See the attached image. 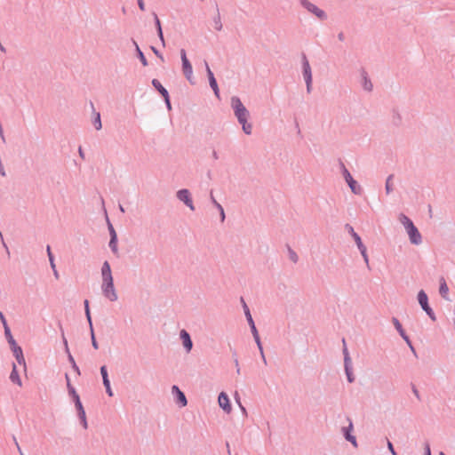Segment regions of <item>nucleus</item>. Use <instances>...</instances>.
Wrapping results in <instances>:
<instances>
[{"label":"nucleus","mask_w":455,"mask_h":455,"mask_svg":"<svg viewBox=\"0 0 455 455\" xmlns=\"http://www.w3.org/2000/svg\"><path fill=\"white\" fill-rule=\"evenodd\" d=\"M232 108H234L235 115L237 117L239 123L243 126V130L246 134H251V125L247 124V118L249 116L248 110L242 104L241 100L238 98H232L231 100Z\"/></svg>","instance_id":"1"},{"label":"nucleus","mask_w":455,"mask_h":455,"mask_svg":"<svg viewBox=\"0 0 455 455\" xmlns=\"http://www.w3.org/2000/svg\"><path fill=\"white\" fill-rule=\"evenodd\" d=\"M399 220L406 229L411 243L417 245L420 244L422 237L418 228L414 226L413 222L403 213L399 215Z\"/></svg>","instance_id":"2"},{"label":"nucleus","mask_w":455,"mask_h":455,"mask_svg":"<svg viewBox=\"0 0 455 455\" xmlns=\"http://www.w3.org/2000/svg\"><path fill=\"white\" fill-rule=\"evenodd\" d=\"M101 289L104 296L110 301H116L117 299L113 279L102 280Z\"/></svg>","instance_id":"3"},{"label":"nucleus","mask_w":455,"mask_h":455,"mask_svg":"<svg viewBox=\"0 0 455 455\" xmlns=\"http://www.w3.org/2000/svg\"><path fill=\"white\" fill-rule=\"evenodd\" d=\"M419 303L420 304L422 309L429 315V317L433 320L435 319V314L431 307L428 306V299L424 291H420L418 294Z\"/></svg>","instance_id":"4"},{"label":"nucleus","mask_w":455,"mask_h":455,"mask_svg":"<svg viewBox=\"0 0 455 455\" xmlns=\"http://www.w3.org/2000/svg\"><path fill=\"white\" fill-rule=\"evenodd\" d=\"M9 343L12 346V350L13 352V355H14L18 363L20 365H22L23 368L26 369V363H25V358L23 356L22 349L19 346H17L13 338H11V339L9 340Z\"/></svg>","instance_id":"5"},{"label":"nucleus","mask_w":455,"mask_h":455,"mask_svg":"<svg viewBox=\"0 0 455 455\" xmlns=\"http://www.w3.org/2000/svg\"><path fill=\"white\" fill-rule=\"evenodd\" d=\"M343 176L351 188L352 192L355 194H359L361 192L360 186L357 185L356 181L353 179L349 172L343 166Z\"/></svg>","instance_id":"6"},{"label":"nucleus","mask_w":455,"mask_h":455,"mask_svg":"<svg viewBox=\"0 0 455 455\" xmlns=\"http://www.w3.org/2000/svg\"><path fill=\"white\" fill-rule=\"evenodd\" d=\"M180 54H181V60H182L183 72H184L185 76H187V78L188 80H190L192 74H193L192 66H191L190 62L188 61L187 55H186V52L184 50H181Z\"/></svg>","instance_id":"7"},{"label":"nucleus","mask_w":455,"mask_h":455,"mask_svg":"<svg viewBox=\"0 0 455 455\" xmlns=\"http://www.w3.org/2000/svg\"><path fill=\"white\" fill-rule=\"evenodd\" d=\"M177 196L180 201L184 202L192 211L195 210L193 202L190 198L189 191L188 189H181L178 191Z\"/></svg>","instance_id":"8"},{"label":"nucleus","mask_w":455,"mask_h":455,"mask_svg":"<svg viewBox=\"0 0 455 455\" xmlns=\"http://www.w3.org/2000/svg\"><path fill=\"white\" fill-rule=\"evenodd\" d=\"M353 237L357 244V247H358L362 256L363 257L364 261L366 262V264H369V259H368V255L366 252V247L362 243L360 236L355 232H353Z\"/></svg>","instance_id":"9"},{"label":"nucleus","mask_w":455,"mask_h":455,"mask_svg":"<svg viewBox=\"0 0 455 455\" xmlns=\"http://www.w3.org/2000/svg\"><path fill=\"white\" fill-rule=\"evenodd\" d=\"M219 404L220 406L227 412L229 413L231 411V405L229 403V399L224 392H221L219 395Z\"/></svg>","instance_id":"10"},{"label":"nucleus","mask_w":455,"mask_h":455,"mask_svg":"<svg viewBox=\"0 0 455 455\" xmlns=\"http://www.w3.org/2000/svg\"><path fill=\"white\" fill-rule=\"evenodd\" d=\"M302 4L311 12L315 14L318 18L323 19L324 18V12L320 10L318 7H316L315 4L307 2V0H302Z\"/></svg>","instance_id":"11"},{"label":"nucleus","mask_w":455,"mask_h":455,"mask_svg":"<svg viewBox=\"0 0 455 455\" xmlns=\"http://www.w3.org/2000/svg\"><path fill=\"white\" fill-rule=\"evenodd\" d=\"M303 73L305 83L307 85H309L312 83L311 69L309 63L305 57L303 58Z\"/></svg>","instance_id":"12"},{"label":"nucleus","mask_w":455,"mask_h":455,"mask_svg":"<svg viewBox=\"0 0 455 455\" xmlns=\"http://www.w3.org/2000/svg\"><path fill=\"white\" fill-rule=\"evenodd\" d=\"M10 379L12 383L16 384L18 387H22V381H21V379L18 372L17 366L15 364L12 365V370L10 374Z\"/></svg>","instance_id":"13"},{"label":"nucleus","mask_w":455,"mask_h":455,"mask_svg":"<svg viewBox=\"0 0 455 455\" xmlns=\"http://www.w3.org/2000/svg\"><path fill=\"white\" fill-rule=\"evenodd\" d=\"M102 280L113 279L110 265L108 261H105L101 267Z\"/></svg>","instance_id":"14"},{"label":"nucleus","mask_w":455,"mask_h":455,"mask_svg":"<svg viewBox=\"0 0 455 455\" xmlns=\"http://www.w3.org/2000/svg\"><path fill=\"white\" fill-rule=\"evenodd\" d=\"M180 338L183 341V345H184L185 348L188 351H190L192 348V341H191L189 334L185 330H182L180 331Z\"/></svg>","instance_id":"15"},{"label":"nucleus","mask_w":455,"mask_h":455,"mask_svg":"<svg viewBox=\"0 0 455 455\" xmlns=\"http://www.w3.org/2000/svg\"><path fill=\"white\" fill-rule=\"evenodd\" d=\"M172 392L173 393H176L177 395V399H178V402L180 403V405L182 407L186 406L187 405V399H186V396L179 389L178 387L176 386H173L172 387Z\"/></svg>","instance_id":"16"},{"label":"nucleus","mask_w":455,"mask_h":455,"mask_svg":"<svg viewBox=\"0 0 455 455\" xmlns=\"http://www.w3.org/2000/svg\"><path fill=\"white\" fill-rule=\"evenodd\" d=\"M394 325L395 326L396 330L399 331L400 335L405 339V341L411 346L410 339L408 336L405 334L402 324L399 323V321L396 318L393 319Z\"/></svg>","instance_id":"17"},{"label":"nucleus","mask_w":455,"mask_h":455,"mask_svg":"<svg viewBox=\"0 0 455 455\" xmlns=\"http://www.w3.org/2000/svg\"><path fill=\"white\" fill-rule=\"evenodd\" d=\"M353 428V424L351 421H349V425H348V429H345L344 428V433H345V437L347 441H349L355 447L357 446V443H356V440H355V437L351 435L350 433H349V430H352Z\"/></svg>","instance_id":"18"},{"label":"nucleus","mask_w":455,"mask_h":455,"mask_svg":"<svg viewBox=\"0 0 455 455\" xmlns=\"http://www.w3.org/2000/svg\"><path fill=\"white\" fill-rule=\"evenodd\" d=\"M448 291H449V288L445 283V280L443 278H442L440 280V288H439V292L440 294L442 295L443 298L444 299H448L447 296H448Z\"/></svg>","instance_id":"19"},{"label":"nucleus","mask_w":455,"mask_h":455,"mask_svg":"<svg viewBox=\"0 0 455 455\" xmlns=\"http://www.w3.org/2000/svg\"><path fill=\"white\" fill-rule=\"evenodd\" d=\"M111 239H110V242H109V246L111 248V250L116 253L117 252V245H116V231L113 229V228H111Z\"/></svg>","instance_id":"20"},{"label":"nucleus","mask_w":455,"mask_h":455,"mask_svg":"<svg viewBox=\"0 0 455 455\" xmlns=\"http://www.w3.org/2000/svg\"><path fill=\"white\" fill-rule=\"evenodd\" d=\"M46 250H47V254H48L49 260H50V263H51V267H52V268L54 271L55 276L58 277V272L56 270V266H55V263H54V259H53V256H52L50 245H47Z\"/></svg>","instance_id":"21"},{"label":"nucleus","mask_w":455,"mask_h":455,"mask_svg":"<svg viewBox=\"0 0 455 455\" xmlns=\"http://www.w3.org/2000/svg\"><path fill=\"white\" fill-rule=\"evenodd\" d=\"M345 352H346V357H345V366H346V372H347V379L349 382H352L354 380V378L352 376V373L351 371H349L348 369V363H350L349 361V358L347 356V349H345Z\"/></svg>","instance_id":"22"},{"label":"nucleus","mask_w":455,"mask_h":455,"mask_svg":"<svg viewBox=\"0 0 455 455\" xmlns=\"http://www.w3.org/2000/svg\"><path fill=\"white\" fill-rule=\"evenodd\" d=\"M156 88L159 91V92L161 93V95L164 98L167 107L170 109L171 104H170L168 92L166 91V89L164 87H156Z\"/></svg>","instance_id":"23"},{"label":"nucleus","mask_w":455,"mask_h":455,"mask_svg":"<svg viewBox=\"0 0 455 455\" xmlns=\"http://www.w3.org/2000/svg\"><path fill=\"white\" fill-rule=\"evenodd\" d=\"M94 120H93V125L95 127L96 130H100L102 125H101V121H100V113L98 112H95L94 113Z\"/></svg>","instance_id":"24"},{"label":"nucleus","mask_w":455,"mask_h":455,"mask_svg":"<svg viewBox=\"0 0 455 455\" xmlns=\"http://www.w3.org/2000/svg\"><path fill=\"white\" fill-rule=\"evenodd\" d=\"M100 373L102 375V379H103V384L104 386L105 385H108V384H110L109 382V379H108V371H107V367L106 366H102L100 368Z\"/></svg>","instance_id":"25"},{"label":"nucleus","mask_w":455,"mask_h":455,"mask_svg":"<svg viewBox=\"0 0 455 455\" xmlns=\"http://www.w3.org/2000/svg\"><path fill=\"white\" fill-rule=\"evenodd\" d=\"M206 69L209 76L210 85H217L216 79L214 78L213 73L211 71L209 66L206 64Z\"/></svg>","instance_id":"26"},{"label":"nucleus","mask_w":455,"mask_h":455,"mask_svg":"<svg viewBox=\"0 0 455 455\" xmlns=\"http://www.w3.org/2000/svg\"><path fill=\"white\" fill-rule=\"evenodd\" d=\"M84 307H85V314H86V317L88 319V322L90 323V326L91 328L92 327V319H91V314H90V309H89V302L88 300H85L84 301Z\"/></svg>","instance_id":"27"},{"label":"nucleus","mask_w":455,"mask_h":455,"mask_svg":"<svg viewBox=\"0 0 455 455\" xmlns=\"http://www.w3.org/2000/svg\"><path fill=\"white\" fill-rule=\"evenodd\" d=\"M134 44L136 45V49H137V51H138V53H139V56H140V60H141L142 64H143L144 66H146V65H147V60H146V58H145L144 54H143V53H142V52L140 50V48H139L138 44H137L136 43H134Z\"/></svg>","instance_id":"28"},{"label":"nucleus","mask_w":455,"mask_h":455,"mask_svg":"<svg viewBox=\"0 0 455 455\" xmlns=\"http://www.w3.org/2000/svg\"><path fill=\"white\" fill-rule=\"evenodd\" d=\"M243 307H244V312H245V315H246L247 320H248V322H249V324H252V323H254V322H253V320H252V317H251V313H250V311H249L248 307L244 304Z\"/></svg>","instance_id":"29"},{"label":"nucleus","mask_w":455,"mask_h":455,"mask_svg":"<svg viewBox=\"0 0 455 455\" xmlns=\"http://www.w3.org/2000/svg\"><path fill=\"white\" fill-rule=\"evenodd\" d=\"M75 403H76V408H77V410H78V412H79V411H84V407H83V405H82V403H81V401H80V398H79V395H76V400H75Z\"/></svg>","instance_id":"30"},{"label":"nucleus","mask_w":455,"mask_h":455,"mask_svg":"<svg viewBox=\"0 0 455 455\" xmlns=\"http://www.w3.org/2000/svg\"><path fill=\"white\" fill-rule=\"evenodd\" d=\"M66 378L68 379V387L69 393L74 397V400H76V395H77V393L76 392L75 388L71 387L68 375L66 376Z\"/></svg>","instance_id":"31"},{"label":"nucleus","mask_w":455,"mask_h":455,"mask_svg":"<svg viewBox=\"0 0 455 455\" xmlns=\"http://www.w3.org/2000/svg\"><path fill=\"white\" fill-rule=\"evenodd\" d=\"M214 28L218 31L221 30V28H222V24H221L220 19L219 17H217L214 20Z\"/></svg>","instance_id":"32"},{"label":"nucleus","mask_w":455,"mask_h":455,"mask_svg":"<svg viewBox=\"0 0 455 455\" xmlns=\"http://www.w3.org/2000/svg\"><path fill=\"white\" fill-rule=\"evenodd\" d=\"M156 26H157V28H158L159 36H160L161 40H164L160 20H159V19L156 16Z\"/></svg>","instance_id":"33"},{"label":"nucleus","mask_w":455,"mask_h":455,"mask_svg":"<svg viewBox=\"0 0 455 455\" xmlns=\"http://www.w3.org/2000/svg\"><path fill=\"white\" fill-rule=\"evenodd\" d=\"M79 416L83 421V424H84V427L86 428L87 427V422H86V417H85V411L84 410L82 411H79Z\"/></svg>","instance_id":"34"},{"label":"nucleus","mask_w":455,"mask_h":455,"mask_svg":"<svg viewBox=\"0 0 455 455\" xmlns=\"http://www.w3.org/2000/svg\"><path fill=\"white\" fill-rule=\"evenodd\" d=\"M250 326H251V329L254 339H258L259 332H258V331L256 329L255 324L252 323V324H250Z\"/></svg>","instance_id":"35"},{"label":"nucleus","mask_w":455,"mask_h":455,"mask_svg":"<svg viewBox=\"0 0 455 455\" xmlns=\"http://www.w3.org/2000/svg\"><path fill=\"white\" fill-rule=\"evenodd\" d=\"M91 331H92V346L95 349H98V343L95 339V337H94V333H93V330H92V327L91 328Z\"/></svg>","instance_id":"36"},{"label":"nucleus","mask_w":455,"mask_h":455,"mask_svg":"<svg viewBox=\"0 0 455 455\" xmlns=\"http://www.w3.org/2000/svg\"><path fill=\"white\" fill-rule=\"evenodd\" d=\"M255 341H256V343H257V345L259 347V351H260V353L262 355L263 359L265 360V357H264V355H263V348H262V345H261V342H260L259 336H258V339H255Z\"/></svg>","instance_id":"37"},{"label":"nucleus","mask_w":455,"mask_h":455,"mask_svg":"<svg viewBox=\"0 0 455 455\" xmlns=\"http://www.w3.org/2000/svg\"><path fill=\"white\" fill-rule=\"evenodd\" d=\"M217 208L220 212L221 221H224V220H225V212H224V210H223L222 206L220 204H217Z\"/></svg>","instance_id":"38"},{"label":"nucleus","mask_w":455,"mask_h":455,"mask_svg":"<svg viewBox=\"0 0 455 455\" xmlns=\"http://www.w3.org/2000/svg\"><path fill=\"white\" fill-rule=\"evenodd\" d=\"M387 448L391 451L392 455H396V452L393 447V444L390 441H387Z\"/></svg>","instance_id":"39"},{"label":"nucleus","mask_w":455,"mask_h":455,"mask_svg":"<svg viewBox=\"0 0 455 455\" xmlns=\"http://www.w3.org/2000/svg\"><path fill=\"white\" fill-rule=\"evenodd\" d=\"M4 332H5V335L8 339V341L11 339V338H12V334H11V331H10V329L8 328V326H5L4 328Z\"/></svg>","instance_id":"40"},{"label":"nucleus","mask_w":455,"mask_h":455,"mask_svg":"<svg viewBox=\"0 0 455 455\" xmlns=\"http://www.w3.org/2000/svg\"><path fill=\"white\" fill-rule=\"evenodd\" d=\"M290 257H291V260L294 262H296L298 260L297 254L292 251H290Z\"/></svg>","instance_id":"41"},{"label":"nucleus","mask_w":455,"mask_h":455,"mask_svg":"<svg viewBox=\"0 0 455 455\" xmlns=\"http://www.w3.org/2000/svg\"><path fill=\"white\" fill-rule=\"evenodd\" d=\"M105 387H106V391H107L108 395L109 396H112L113 395V392H112L110 384L105 385Z\"/></svg>","instance_id":"42"},{"label":"nucleus","mask_w":455,"mask_h":455,"mask_svg":"<svg viewBox=\"0 0 455 455\" xmlns=\"http://www.w3.org/2000/svg\"><path fill=\"white\" fill-rule=\"evenodd\" d=\"M138 5H139V7H140V9L141 11L145 10V4H144V2L142 0H138Z\"/></svg>","instance_id":"43"},{"label":"nucleus","mask_w":455,"mask_h":455,"mask_svg":"<svg viewBox=\"0 0 455 455\" xmlns=\"http://www.w3.org/2000/svg\"><path fill=\"white\" fill-rule=\"evenodd\" d=\"M0 318H1V321H2V323H3V324H4V327H5V326H7V323H6L5 318H4V315H3L2 313H0Z\"/></svg>","instance_id":"44"},{"label":"nucleus","mask_w":455,"mask_h":455,"mask_svg":"<svg viewBox=\"0 0 455 455\" xmlns=\"http://www.w3.org/2000/svg\"><path fill=\"white\" fill-rule=\"evenodd\" d=\"M211 200L213 203V204L217 207V204H219V203L216 201L215 197L213 196L212 192H211Z\"/></svg>","instance_id":"45"},{"label":"nucleus","mask_w":455,"mask_h":455,"mask_svg":"<svg viewBox=\"0 0 455 455\" xmlns=\"http://www.w3.org/2000/svg\"><path fill=\"white\" fill-rule=\"evenodd\" d=\"M389 180H390V178L387 179V184H386V188H387V193L390 191Z\"/></svg>","instance_id":"46"},{"label":"nucleus","mask_w":455,"mask_h":455,"mask_svg":"<svg viewBox=\"0 0 455 455\" xmlns=\"http://www.w3.org/2000/svg\"><path fill=\"white\" fill-rule=\"evenodd\" d=\"M14 441H15V443H16L17 449H18L19 452L20 453V455H24V454H23V452L21 451V449H20V445H19L18 442L16 441V439H14Z\"/></svg>","instance_id":"47"},{"label":"nucleus","mask_w":455,"mask_h":455,"mask_svg":"<svg viewBox=\"0 0 455 455\" xmlns=\"http://www.w3.org/2000/svg\"><path fill=\"white\" fill-rule=\"evenodd\" d=\"M426 455H431L430 447L428 444L426 446Z\"/></svg>","instance_id":"48"},{"label":"nucleus","mask_w":455,"mask_h":455,"mask_svg":"<svg viewBox=\"0 0 455 455\" xmlns=\"http://www.w3.org/2000/svg\"><path fill=\"white\" fill-rule=\"evenodd\" d=\"M0 51H1L2 52H6L5 47L2 44V43H1V42H0Z\"/></svg>","instance_id":"49"},{"label":"nucleus","mask_w":455,"mask_h":455,"mask_svg":"<svg viewBox=\"0 0 455 455\" xmlns=\"http://www.w3.org/2000/svg\"><path fill=\"white\" fill-rule=\"evenodd\" d=\"M214 88V92L215 94L218 96L219 95V90H218V87H213Z\"/></svg>","instance_id":"50"},{"label":"nucleus","mask_w":455,"mask_h":455,"mask_svg":"<svg viewBox=\"0 0 455 455\" xmlns=\"http://www.w3.org/2000/svg\"><path fill=\"white\" fill-rule=\"evenodd\" d=\"M353 232H355V231H354V228H353L352 227H350V228H349V233H351V235H353Z\"/></svg>","instance_id":"51"},{"label":"nucleus","mask_w":455,"mask_h":455,"mask_svg":"<svg viewBox=\"0 0 455 455\" xmlns=\"http://www.w3.org/2000/svg\"><path fill=\"white\" fill-rule=\"evenodd\" d=\"M160 85V84H156V80H153V86Z\"/></svg>","instance_id":"52"},{"label":"nucleus","mask_w":455,"mask_h":455,"mask_svg":"<svg viewBox=\"0 0 455 455\" xmlns=\"http://www.w3.org/2000/svg\"><path fill=\"white\" fill-rule=\"evenodd\" d=\"M227 447H228V449H229V444L228 443H227ZM228 454H230V450H228Z\"/></svg>","instance_id":"53"},{"label":"nucleus","mask_w":455,"mask_h":455,"mask_svg":"<svg viewBox=\"0 0 455 455\" xmlns=\"http://www.w3.org/2000/svg\"><path fill=\"white\" fill-rule=\"evenodd\" d=\"M79 153H80V156H83V152H82V149H81V148L79 149Z\"/></svg>","instance_id":"54"},{"label":"nucleus","mask_w":455,"mask_h":455,"mask_svg":"<svg viewBox=\"0 0 455 455\" xmlns=\"http://www.w3.org/2000/svg\"><path fill=\"white\" fill-rule=\"evenodd\" d=\"M339 37L340 40H342V34H339Z\"/></svg>","instance_id":"55"},{"label":"nucleus","mask_w":455,"mask_h":455,"mask_svg":"<svg viewBox=\"0 0 455 455\" xmlns=\"http://www.w3.org/2000/svg\"><path fill=\"white\" fill-rule=\"evenodd\" d=\"M414 394L418 395V391L416 389H414Z\"/></svg>","instance_id":"56"},{"label":"nucleus","mask_w":455,"mask_h":455,"mask_svg":"<svg viewBox=\"0 0 455 455\" xmlns=\"http://www.w3.org/2000/svg\"><path fill=\"white\" fill-rule=\"evenodd\" d=\"M440 455H445L443 452H441Z\"/></svg>","instance_id":"57"}]
</instances>
